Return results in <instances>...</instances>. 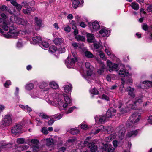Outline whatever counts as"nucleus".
<instances>
[{
    "label": "nucleus",
    "instance_id": "e433bc0d",
    "mask_svg": "<svg viewBox=\"0 0 152 152\" xmlns=\"http://www.w3.org/2000/svg\"><path fill=\"white\" fill-rule=\"evenodd\" d=\"M70 132L72 134L75 135L78 134L79 131L77 128H73L71 129Z\"/></svg>",
    "mask_w": 152,
    "mask_h": 152
},
{
    "label": "nucleus",
    "instance_id": "7ed1b4c3",
    "mask_svg": "<svg viewBox=\"0 0 152 152\" xmlns=\"http://www.w3.org/2000/svg\"><path fill=\"white\" fill-rule=\"evenodd\" d=\"M141 115L135 113L133 114L128 121L127 125L129 127H133L139 121Z\"/></svg>",
    "mask_w": 152,
    "mask_h": 152
},
{
    "label": "nucleus",
    "instance_id": "13d9d810",
    "mask_svg": "<svg viewBox=\"0 0 152 152\" xmlns=\"http://www.w3.org/2000/svg\"><path fill=\"white\" fill-rule=\"evenodd\" d=\"M71 29L70 27L69 26H67L64 28V31L67 33L71 31Z\"/></svg>",
    "mask_w": 152,
    "mask_h": 152
},
{
    "label": "nucleus",
    "instance_id": "a878e982",
    "mask_svg": "<svg viewBox=\"0 0 152 152\" xmlns=\"http://www.w3.org/2000/svg\"><path fill=\"white\" fill-rule=\"evenodd\" d=\"M116 134H113L110 135L109 136L106 137L104 139V140L107 142H110L113 140L115 138Z\"/></svg>",
    "mask_w": 152,
    "mask_h": 152
},
{
    "label": "nucleus",
    "instance_id": "774afa93",
    "mask_svg": "<svg viewBox=\"0 0 152 152\" xmlns=\"http://www.w3.org/2000/svg\"><path fill=\"white\" fill-rule=\"evenodd\" d=\"M142 28L144 30H147L148 29V27L147 24L143 23L142 25Z\"/></svg>",
    "mask_w": 152,
    "mask_h": 152
},
{
    "label": "nucleus",
    "instance_id": "bb28decb",
    "mask_svg": "<svg viewBox=\"0 0 152 152\" xmlns=\"http://www.w3.org/2000/svg\"><path fill=\"white\" fill-rule=\"evenodd\" d=\"M34 87V85L31 83H28L25 86V89L27 91H31L33 89Z\"/></svg>",
    "mask_w": 152,
    "mask_h": 152
},
{
    "label": "nucleus",
    "instance_id": "3c124183",
    "mask_svg": "<svg viewBox=\"0 0 152 152\" xmlns=\"http://www.w3.org/2000/svg\"><path fill=\"white\" fill-rule=\"evenodd\" d=\"M94 48L97 49L100 47H102V45L101 44L99 43L95 42L94 44Z\"/></svg>",
    "mask_w": 152,
    "mask_h": 152
},
{
    "label": "nucleus",
    "instance_id": "6e6552de",
    "mask_svg": "<svg viewBox=\"0 0 152 152\" xmlns=\"http://www.w3.org/2000/svg\"><path fill=\"white\" fill-rule=\"evenodd\" d=\"M14 19L15 20L14 21L16 23L20 24L26 27H28L30 26V24L25 19L20 18H18L16 16L15 17Z\"/></svg>",
    "mask_w": 152,
    "mask_h": 152
},
{
    "label": "nucleus",
    "instance_id": "37998d69",
    "mask_svg": "<svg viewBox=\"0 0 152 152\" xmlns=\"http://www.w3.org/2000/svg\"><path fill=\"white\" fill-rule=\"evenodd\" d=\"M57 50V48L54 46L52 45L49 48V51L50 52L53 53L56 52Z\"/></svg>",
    "mask_w": 152,
    "mask_h": 152
},
{
    "label": "nucleus",
    "instance_id": "4d7b16f0",
    "mask_svg": "<svg viewBox=\"0 0 152 152\" xmlns=\"http://www.w3.org/2000/svg\"><path fill=\"white\" fill-rule=\"evenodd\" d=\"M40 148L38 146H35L32 149L33 152H39Z\"/></svg>",
    "mask_w": 152,
    "mask_h": 152
},
{
    "label": "nucleus",
    "instance_id": "69168bd1",
    "mask_svg": "<svg viewBox=\"0 0 152 152\" xmlns=\"http://www.w3.org/2000/svg\"><path fill=\"white\" fill-rule=\"evenodd\" d=\"M123 105V104L121 101H120L116 104V107H118L119 108H120Z\"/></svg>",
    "mask_w": 152,
    "mask_h": 152
},
{
    "label": "nucleus",
    "instance_id": "423d86ee",
    "mask_svg": "<svg viewBox=\"0 0 152 152\" xmlns=\"http://www.w3.org/2000/svg\"><path fill=\"white\" fill-rule=\"evenodd\" d=\"M13 117L12 114L6 115L2 121V125L3 127H6L11 125L12 123Z\"/></svg>",
    "mask_w": 152,
    "mask_h": 152
},
{
    "label": "nucleus",
    "instance_id": "c03bdc74",
    "mask_svg": "<svg viewBox=\"0 0 152 152\" xmlns=\"http://www.w3.org/2000/svg\"><path fill=\"white\" fill-rule=\"evenodd\" d=\"M85 66L88 69L94 70V67L88 62H86L85 63Z\"/></svg>",
    "mask_w": 152,
    "mask_h": 152
},
{
    "label": "nucleus",
    "instance_id": "0eeeda50",
    "mask_svg": "<svg viewBox=\"0 0 152 152\" xmlns=\"http://www.w3.org/2000/svg\"><path fill=\"white\" fill-rule=\"evenodd\" d=\"M46 141V145L47 146H50L51 145L61 143V138L56 137L53 139L46 138L45 139Z\"/></svg>",
    "mask_w": 152,
    "mask_h": 152
},
{
    "label": "nucleus",
    "instance_id": "6ab92c4d",
    "mask_svg": "<svg viewBox=\"0 0 152 152\" xmlns=\"http://www.w3.org/2000/svg\"><path fill=\"white\" fill-rule=\"evenodd\" d=\"M35 25L38 27L37 28H35L36 30L39 29L42 24V20L37 17H36L35 18Z\"/></svg>",
    "mask_w": 152,
    "mask_h": 152
},
{
    "label": "nucleus",
    "instance_id": "ddd939ff",
    "mask_svg": "<svg viewBox=\"0 0 152 152\" xmlns=\"http://www.w3.org/2000/svg\"><path fill=\"white\" fill-rule=\"evenodd\" d=\"M107 65L110 69L109 71L111 72L113 71H117L118 70V65L116 64H113L110 61L108 60L107 62Z\"/></svg>",
    "mask_w": 152,
    "mask_h": 152
},
{
    "label": "nucleus",
    "instance_id": "f03ea898",
    "mask_svg": "<svg viewBox=\"0 0 152 152\" xmlns=\"http://www.w3.org/2000/svg\"><path fill=\"white\" fill-rule=\"evenodd\" d=\"M64 101L57 98L59 97V94L57 93H53L52 94V96L53 98L56 100L54 101L56 102V101L57 102L58 104L60 107H63L64 109L66 108L68 105L70 104L71 102V99L66 94H63Z\"/></svg>",
    "mask_w": 152,
    "mask_h": 152
},
{
    "label": "nucleus",
    "instance_id": "de8ad7c7",
    "mask_svg": "<svg viewBox=\"0 0 152 152\" xmlns=\"http://www.w3.org/2000/svg\"><path fill=\"white\" fill-rule=\"evenodd\" d=\"M76 107L75 106L72 107L68 109L67 110H66L65 111V113L66 114L71 113L72 112L74 109H76Z\"/></svg>",
    "mask_w": 152,
    "mask_h": 152
},
{
    "label": "nucleus",
    "instance_id": "5fc2aeb1",
    "mask_svg": "<svg viewBox=\"0 0 152 152\" xmlns=\"http://www.w3.org/2000/svg\"><path fill=\"white\" fill-rule=\"evenodd\" d=\"M106 45H107L106 44H104V47L106 48L105 49V53L109 56L110 55H111V52L108 49H109V48H108L107 47Z\"/></svg>",
    "mask_w": 152,
    "mask_h": 152
},
{
    "label": "nucleus",
    "instance_id": "c85d7f7f",
    "mask_svg": "<svg viewBox=\"0 0 152 152\" xmlns=\"http://www.w3.org/2000/svg\"><path fill=\"white\" fill-rule=\"evenodd\" d=\"M63 42V39L59 38H56L54 41L55 44L57 45H61Z\"/></svg>",
    "mask_w": 152,
    "mask_h": 152
},
{
    "label": "nucleus",
    "instance_id": "052dcab7",
    "mask_svg": "<svg viewBox=\"0 0 152 152\" xmlns=\"http://www.w3.org/2000/svg\"><path fill=\"white\" fill-rule=\"evenodd\" d=\"M107 133L110 134L112 132L113 129L111 126H107Z\"/></svg>",
    "mask_w": 152,
    "mask_h": 152
},
{
    "label": "nucleus",
    "instance_id": "f3484780",
    "mask_svg": "<svg viewBox=\"0 0 152 152\" xmlns=\"http://www.w3.org/2000/svg\"><path fill=\"white\" fill-rule=\"evenodd\" d=\"M98 62L100 64V68L97 71L98 73L100 75L102 74L106 68V66L103 64V62L98 60Z\"/></svg>",
    "mask_w": 152,
    "mask_h": 152
},
{
    "label": "nucleus",
    "instance_id": "c9c22d12",
    "mask_svg": "<svg viewBox=\"0 0 152 152\" xmlns=\"http://www.w3.org/2000/svg\"><path fill=\"white\" fill-rule=\"evenodd\" d=\"M23 42L21 39H19L18 41L16 47L18 48H20L23 47Z\"/></svg>",
    "mask_w": 152,
    "mask_h": 152
},
{
    "label": "nucleus",
    "instance_id": "2f4dec72",
    "mask_svg": "<svg viewBox=\"0 0 152 152\" xmlns=\"http://www.w3.org/2000/svg\"><path fill=\"white\" fill-rule=\"evenodd\" d=\"M0 26L2 28L3 30L5 31H8L9 28L8 24L6 23L5 22L1 25Z\"/></svg>",
    "mask_w": 152,
    "mask_h": 152
},
{
    "label": "nucleus",
    "instance_id": "4468645a",
    "mask_svg": "<svg viewBox=\"0 0 152 152\" xmlns=\"http://www.w3.org/2000/svg\"><path fill=\"white\" fill-rule=\"evenodd\" d=\"M84 144L85 146L87 145L88 148H90L91 151L92 152H95L97 150V147L95 145L94 143L88 142L87 140L84 142Z\"/></svg>",
    "mask_w": 152,
    "mask_h": 152
},
{
    "label": "nucleus",
    "instance_id": "cd10ccee",
    "mask_svg": "<svg viewBox=\"0 0 152 152\" xmlns=\"http://www.w3.org/2000/svg\"><path fill=\"white\" fill-rule=\"evenodd\" d=\"M48 84L47 83L45 82H42L39 86V88H40L44 89V91H47L49 89V88L46 87L48 86Z\"/></svg>",
    "mask_w": 152,
    "mask_h": 152
},
{
    "label": "nucleus",
    "instance_id": "dca6fc26",
    "mask_svg": "<svg viewBox=\"0 0 152 152\" xmlns=\"http://www.w3.org/2000/svg\"><path fill=\"white\" fill-rule=\"evenodd\" d=\"M125 90L128 92V94L131 97L134 98L135 96V90L134 88L130 86L127 87Z\"/></svg>",
    "mask_w": 152,
    "mask_h": 152
},
{
    "label": "nucleus",
    "instance_id": "8fccbe9b",
    "mask_svg": "<svg viewBox=\"0 0 152 152\" xmlns=\"http://www.w3.org/2000/svg\"><path fill=\"white\" fill-rule=\"evenodd\" d=\"M102 128H103V126L101 125L99 126V128H98L97 129L95 130V132H93V133L94 134H95L99 133L100 132H101V129H102Z\"/></svg>",
    "mask_w": 152,
    "mask_h": 152
},
{
    "label": "nucleus",
    "instance_id": "2eb2a0df",
    "mask_svg": "<svg viewBox=\"0 0 152 152\" xmlns=\"http://www.w3.org/2000/svg\"><path fill=\"white\" fill-rule=\"evenodd\" d=\"M114 148L111 145L105 144L102 146V152H113Z\"/></svg>",
    "mask_w": 152,
    "mask_h": 152
},
{
    "label": "nucleus",
    "instance_id": "473e14b6",
    "mask_svg": "<svg viewBox=\"0 0 152 152\" xmlns=\"http://www.w3.org/2000/svg\"><path fill=\"white\" fill-rule=\"evenodd\" d=\"M26 8L27 9H24L23 10V13L25 14L30 15L31 11H34V9H32L30 7H29V8Z\"/></svg>",
    "mask_w": 152,
    "mask_h": 152
},
{
    "label": "nucleus",
    "instance_id": "f257e3e1",
    "mask_svg": "<svg viewBox=\"0 0 152 152\" xmlns=\"http://www.w3.org/2000/svg\"><path fill=\"white\" fill-rule=\"evenodd\" d=\"M32 32L31 30H23L20 31L17 28L14 26H12L9 27V31L7 33L3 34L5 37L7 38H16L18 36L19 34H29Z\"/></svg>",
    "mask_w": 152,
    "mask_h": 152
},
{
    "label": "nucleus",
    "instance_id": "f8f14e48",
    "mask_svg": "<svg viewBox=\"0 0 152 152\" xmlns=\"http://www.w3.org/2000/svg\"><path fill=\"white\" fill-rule=\"evenodd\" d=\"M110 30L104 27H102L99 31V34L103 37H108L110 35Z\"/></svg>",
    "mask_w": 152,
    "mask_h": 152
},
{
    "label": "nucleus",
    "instance_id": "79ce46f5",
    "mask_svg": "<svg viewBox=\"0 0 152 152\" xmlns=\"http://www.w3.org/2000/svg\"><path fill=\"white\" fill-rule=\"evenodd\" d=\"M75 39L78 41H84L85 38L83 36L79 35H77L75 36Z\"/></svg>",
    "mask_w": 152,
    "mask_h": 152
},
{
    "label": "nucleus",
    "instance_id": "ea45409f",
    "mask_svg": "<svg viewBox=\"0 0 152 152\" xmlns=\"http://www.w3.org/2000/svg\"><path fill=\"white\" fill-rule=\"evenodd\" d=\"M39 115L42 119H46L49 118V116L44 113H41L39 114Z\"/></svg>",
    "mask_w": 152,
    "mask_h": 152
},
{
    "label": "nucleus",
    "instance_id": "bf43d9fd",
    "mask_svg": "<svg viewBox=\"0 0 152 152\" xmlns=\"http://www.w3.org/2000/svg\"><path fill=\"white\" fill-rule=\"evenodd\" d=\"M31 142L33 144L37 145L39 142V140L37 139H32Z\"/></svg>",
    "mask_w": 152,
    "mask_h": 152
},
{
    "label": "nucleus",
    "instance_id": "680f3d73",
    "mask_svg": "<svg viewBox=\"0 0 152 152\" xmlns=\"http://www.w3.org/2000/svg\"><path fill=\"white\" fill-rule=\"evenodd\" d=\"M25 110H26L28 113H30L31 112L32 110V109L29 107L28 105H27L26 106Z\"/></svg>",
    "mask_w": 152,
    "mask_h": 152
},
{
    "label": "nucleus",
    "instance_id": "338daca9",
    "mask_svg": "<svg viewBox=\"0 0 152 152\" xmlns=\"http://www.w3.org/2000/svg\"><path fill=\"white\" fill-rule=\"evenodd\" d=\"M46 102H48L49 104L53 105H55L53 103L54 102L52 101L51 99H46Z\"/></svg>",
    "mask_w": 152,
    "mask_h": 152
},
{
    "label": "nucleus",
    "instance_id": "20e7f679",
    "mask_svg": "<svg viewBox=\"0 0 152 152\" xmlns=\"http://www.w3.org/2000/svg\"><path fill=\"white\" fill-rule=\"evenodd\" d=\"M73 57H68V59L66 61L65 64L68 68H72L75 65V63L77 60L76 58V53L75 52H72Z\"/></svg>",
    "mask_w": 152,
    "mask_h": 152
},
{
    "label": "nucleus",
    "instance_id": "09e8293b",
    "mask_svg": "<svg viewBox=\"0 0 152 152\" xmlns=\"http://www.w3.org/2000/svg\"><path fill=\"white\" fill-rule=\"evenodd\" d=\"M25 139L24 138H18L17 140V142L19 144H22L24 143Z\"/></svg>",
    "mask_w": 152,
    "mask_h": 152
},
{
    "label": "nucleus",
    "instance_id": "5701e85b",
    "mask_svg": "<svg viewBox=\"0 0 152 152\" xmlns=\"http://www.w3.org/2000/svg\"><path fill=\"white\" fill-rule=\"evenodd\" d=\"M137 134V130L129 131L128 132L127 134H126V137H134Z\"/></svg>",
    "mask_w": 152,
    "mask_h": 152
},
{
    "label": "nucleus",
    "instance_id": "c756f323",
    "mask_svg": "<svg viewBox=\"0 0 152 152\" xmlns=\"http://www.w3.org/2000/svg\"><path fill=\"white\" fill-rule=\"evenodd\" d=\"M119 74L121 77H124L128 75L129 73L126 72L125 70H121L119 72Z\"/></svg>",
    "mask_w": 152,
    "mask_h": 152
},
{
    "label": "nucleus",
    "instance_id": "f704fd0d",
    "mask_svg": "<svg viewBox=\"0 0 152 152\" xmlns=\"http://www.w3.org/2000/svg\"><path fill=\"white\" fill-rule=\"evenodd\" d=\"M40 44V46L42 48L44 49L48 48L49 46V44L48 42L45 41L42 42Z\"/></svg>",
    "mask_w": 152,
    "mask_h": 152
},
{
    "label": "nucleus",
    "instance_id": "aec40b11",
    "mask_svg": "<svg viewBox=\"0 0 152 152\" xmlns=\"http://www.w3.org/2000/svg\"><path fill=\"white\" fill-rule=\"evenodd\" d=\"M125 132V129L124 127L122 128L119 130L118 137L119 139L122 140L124 137Z\"/></svg>",
    "mask_w": 152,
    "mask_h": 152
},
{
    "label": "nucleus",
    "instance_id": "49530a36",
    "mask_svg": "<svg viewBox=\"0 0 152 152\" xmlns=\"http://www.w3.org/2000/svg\"><path fill=\"white\" fill-rule=\"evenodd\" d=\"M90 91L91 93L93 94L96 95L98 94V91L95 88H91Z\"/></svg>",
    "mask_w": 152,
    "mask_h": 152
},
{
    "label": "nucleus",
    "instance_id": "0e129e2a",
    "mask_svg": "<svg viewBox=\"0 0 152 152\" xmlns=\"http://www.w3.org/2000/svg\"><path fill=\"white\" fill-rule=\"evenodd\" d=\"M65 50L66 49L64 47L60 48L58 50L59 53H61L65 52Z\"/></svg>",
    "mask_w": 152,
    "mask_h": 152
},
{
    "label": "nucleus",
    "instance_id": "4be33fe9",
    "mask_svg": "<svg viewBox=\"0 0 152 152\" xmlns=\"http://www.w3.org/2000/svg\"><path fill=\"white\" fill-rule=\"evenodd\" d=\"M64 88L65 93H69L71 92L72 86L71 84L65 85L64 86Z\"/></svg>",
    "mask_w": 152,
    "mask_h": 152
},
{
    "label": "nucleus",
    "instance_id": "6e6d98bb",
    "mask_svg": "<svg viewBox=\"0 0 152 152\" xmlns=\"http://www.w3.org/2000/svg\"><path fill=\"white\" fill-rule=\"evenodd\" d=\"M41 131L42 133L44 134H47L48 132L47 128L45 127H44L42 128Z\"/></svg>",
    "mask_w": 152,
    "mask_h": 152
},
{
    "label": "nucleus",
    "instance_id": "393cba45",
    "mask_svg": "<svg viewBox=\"0 0 152 152\" xmlns=\"http://www.w3.org/2000/svg\"><path fill=\"white\" fill-rule=\"evenodd\" d=\"M49 86L53 89H57L58 88V86L57 83L54 81H52L49 82Z\"/></svg>",
    "mask_w": 152,
    "mask_h": 152
},
{
    "label": "nucleus",
    "instance_id": "e2e57ef3",
    "mask_svg": "<svg viewBox=\"0 0 152 152\" xmlns=\"http://www.w3.org/2000/svg\"><path fill=\"white\" fill-rule=\"evenodd\" d=\"M80 127L83 129H87L88 128V126L84 124H82L80 126Z\"/></svg>",
    "mask_w": 152,
    "mask_h": 152
},
{
    "label": "nucleus",
    "instance_id": "a211bd4d",
    "mask_svg": "<svg viewBox=\"0 0 152 152\" xmlns=\"http://www.w3.org/2000/svg\"><path fill=\"white\" fill-rule=\"evenodd\" d=\"M116 113V110L113 108L108 109L106 113V116L108 118H111L115 115Z\"/></svg>",
    "mask_w": 152,
    "mask_h": 152
},
{
    "label": "nucleus",
    "instance_id": "a19ab883",
    "mask_svg": "<svg viewBox=\"0 0 152 152\" xmlns=\"http://www.w3.org/2000/svg\"><path fill=\"white\" fill-rule=\"evenodd\" d=\"M79 4L78 0H74L72 2V6L74 8H77Z\"/></svg>",
    "mask_w": 152,
    "mask_h": 152
},
{
    "label": "nucleus",
    "instance_id": "864d4df0",
    "mask_svg": "<svg viewBox=\"0 0 152 152\" xmlns=\"http://www.w3.org/2000/svg\"><path fill=\"white\" fill-rule=\"evenodd\" d=\"M100 98H101L105 100L106 101H108L109 100V97L106 95L105 94H103L101 97H100Z\"/></svg>",
    "mask_w": 152,
    "mask_h": 152
},
{
    "label": "nucleus",
    "instance_id": "58836bf2",
    "mask_svg": "<svg viewBox=\"0 0 152 152\" xmlns=\"http://www.w3.org/2000/svg\"><path fill=\"white\" fill-rule=\"evenodd\" d=\"M29 147L28 145H20L18 148L19 151H23L28 149Z\"/></svg>",
    "mask_w": 152,
    "mask_h": 152
},
{
    "label": "nucleus",
    "instance_id": "9b49d317",
    "mask_svg": "<svg viewBox=\"0 0 152 152\" xmlns=\"http://www.w3.org/2000/svg\"><path fill=\"white\" fill-rule=\"evenodd\" d=\"M137 87L141 88H148L152 87V81H145L140 83L139 86H137Z\"/></svg>",
    "mask_w": 152,
    "mask_h": 152
},
{
    "label": "nucleus",
    "instance_id": "1a4fd4ad",
    "mask_svg": "<svg viewBox=\"0 0 152 152\" xmlns=\"http://www.w3.org/2000/svg\"><path fill=\"white\" fill-rule=\"evenodd\" d=\"M22 128V126L20 124H16L12 129V133L14 135L18 136L20 133Z\"/></svg>",
    "mask_w": 152,
    "mask_h": 152
},
{
    "label": "nucleus",
    "instance_id": "9d476101",
    "mask_svg": "<svg viewBox=\"0 0 152 152\" xmlns=\"http://www.w3.org/2000/svg\"><path fill=\"white\" fill-rule=\"evenodd\" d=\"M88 25L90 28L92 29V32L96 31L99 30L100 28V25L98 22L96 20H94L91 23L90 22L88 23Z\"/></svg>",
    "mask_w": 152,
    "mask_h": 152
},
{
    "label": "nucleus",
    "instance_id": "b1692460",
    "mask_svg": "<svg viewBox=\"0 0 152 152\" xmlns=\"http://www.w3.org/2000/svg\"><path fill=\"white\" fill-rule=\"evenodd\" d=\"M87 39L88 42L91 43L94 41V37L93 34L87 33Z\"/></svg>",
    "mask_w": 152,
    "mask_h": 152
},
{
    "label": "nucleus",
    "instance_id": "7c9ffc66",
    "mask_svg": "<svg viewBox=\"0 0 152 152\" xmlns=\"http://www.w3.org/2000/svg\"><path fill=\"white\" fill-rule=\"evenodd\" d=\"M131 7L135 10H137L139 9V5L136 2H133L132 3Z\"/></svg>",
    "mask_w": 152,
    "mask_h": 152
},
{
    "label": "nucleus",
    "instance_id": "412c9836",
    "mask_svg": "<svg viewBox=\"0 0 152 152\" xmlns=\"http://www.w3.org/2000/svg\"><path fill=\"white\" fill-rule=\"evenodd\" d=\"M106 116H105L104 115L102 116H100L99 117L96 116L94 117L96 121H99V122L101 123L104 122L107 119Z\"/></svg>",
    "mask_w": 152,
    "mask_h": 152
},
{
    "label": "nucleus",
    "instance_id": "603ef678",
    "mask_svg": "<svg viewBox=\"0 0 152 152\" xmlns=\"http://www.w3.org/2000/svg\"><path fill=\"white\" fill-rule=\"evenodd\" d=\"M99 55L101 58L103 59V60H105L106 59V58L105 57L104 53L101 51H100L99 52Z\"/></svg>",
    "mask_w": 152,
    "mask_h": 152
},
{
    "label": "nucleus",
    "instance_id": "4c0bfd02",
    "mask_svg": "<svg viewBox=\"0 0 152 152\" xmlns=\"http://www.w3.org/2000/svg\"><path fill=\"white\" fill-rule=\"evenodd\" d=\"M30 95L31 98L33 99H35L39 97V95L36 91L32 92L30 93Z\"/></svg>",
    "mask_w": 152,
    "mask_h": 152
},
{
    "label": "nucleus",
    "instance_id": "a18cd8bd",
    "mask_svg": "<svg viewBox=\"0 0 152 152\" xmlns=\"http://www.w3.org/2000/svg\"><path fill=\"white\" fill-rule=\"evenodd\" d=\"M33 41L35 43L40 42L41 41V38L38 36H37L33 38Z\"/></svg>",
    "mask_w": 152,
    "mask_h": 152
},
{
    "label": "nucleus",
    "instance_id": "39448f33",
    "mask_svg": "<svg viewBox=\"0 0 152 152\" xmlns=\"http://www.w3.org/2000/svg\"><path fill=\"white\" fill-rule=\"evenodd\" d=\"M142 102V100L141 99H136L134 104H129V106L128 105L126 107H125L124 109L123 108H122L120 112L121 114H124L126 113L128 111L130 110L131 109H135L136 108L135 107L136 105H137L138 104H140Z\"/></svg>",
    "mask_w": 152,
    "mask_h": 152
},
{
    "label": "nucleus",
    "instance_id": "72a5a7b5",
    "mask_svg": "<svg viewBox=\"0 0 152 152\" xmlns=\"http://www.w3.org/2000/svg\"><path fill=\"white\" fill-rule=\"evenodd\" d=\"M84 53L85 56L87 58H92L94 57V55L89 51H86Z\"/></svg>",
    "mask_w": 152,
    "mask_h": 152
}]
</instances>
